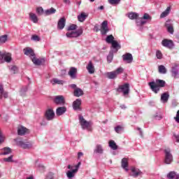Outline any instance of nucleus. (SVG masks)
Wrapping results in <instances>:
<instances>
[{
  "label": "nucleus",
  "mask_w": 179,
  "mask_h": 179,
  "mask_svg": "<svg viewBox=\"0 0 179 179\" xmlns=\"http://www.w3.org/2000/svg\"><path fill=\"white\" fill-rule=\"evenodd\" d=\"M53 101L57 106H64L65 104V97L62 95L55 96Z\"/></svg>",
  "instance_id": "nucleus-11"
},
{
  "label": "nucleus",
  "mask_w": 179,
  "mask_h": 179,
  "mask_svg": "<svg viewBox=\"0 0 179 179\" xmlns=\"http://www.w3.org/2000/svg\"><path fill=\"white\" fill-rule=\"evenodd\" d=\"M114 58V53L113 52V51H110L108 54V55L107 56V61L108 62L111 63L113 62V59Z\"/></svg>",
  "instance_id": "nucleus-43"
},
{
  "label": "nucleus",
  "mask_w": 179,
  "mask_h": 179,
  "mask_svg": "<svg viewBox=\"0 0 179 179\" xmlns=\"http://www.w3.org/2000/svg\"><path fill=\"white\" fill-rule=\"evenodd\" d=\"M174 118H175V120L176 121V122H178V124H179V110H178V112L176 113V117Z\"/></svg>",
  "instance_id": "nucleus-57"
},
{
  "label": "nucleus",
  "mask_w": 179,
  "mask_h": 179,
  "mask_svg": "<svg viewBox=\"0 0 179 179\" xmlns=\"http://www.w3.org/2000/svg\"><path fill=\"white\" fill-rule=\"evenodd\" d=\"M121 166H122V168L125 170V171H128V170H129L128 169V159L127 158H123L122 159V162H121Z\"/></svg>",
  "instance_id": "nucleus-32"
},
{
  "label": "nucleus",
  "mask_w": 179,
  "mask_h": 179,
  "mask_svg": "<svg viewBox=\"0 0 179 179\" xmlns=\"http://www.w3.org/2000/svg\"><path fill=\"white\" fill-rule=\"evenodd\" d=\"M83 156V152H79L78 153V159H80Z\"/></svg>",
  "instance_id": "nucleus-60"
},
{
  "label": "nucleus",
  "mask_w": 179,
  "mask_h": 179,
  "mask_svg": "<svg viewBox=\"0 0 179 179\" xmlns=\"http://www.w3.org/2000/svg\"><path fill=\"white\" fill-rule=\"evenodd\" d=\"M106 41L108 44H112L114 41V36L113 35H108L106 38Z\"/></svg>",
  "instance_id": "nucleus-42"
},
{
  "label": "nucleus",
  "mask_w": 179,
  "mask_h": 179,
  "mask_svg": "<svg viewBox=\"0 0 179 179\" xmlns=\"http://www.w3.org/2000/svg\"><path fill=\"white\" fill-rule=\"evenodd\" d=\"M108 1L110 5H118L121 2V0H108Z\"/></svg>",
  "instance_id": "nucleus-49"
},
{
  "label": "nucleus",
  "mask_w": 179,
  "mask_h": 179,
  "mask_svg": "<svg viewBox=\"0 0 179 179\" xmlns=\"http://www.w3.org/2000/svg\"><path fill=\"white\" fill-rule=\"evenodd\" d=\"M170 99V94L169 92H164L161 95L162 103H167Z\"/></svg>",
  "instance_id": "nucleus-30"
},
{
  "label": "nucleus",
  "mask_w": 179,
  "mask_h": 179,
  "mask_svg": "<svg viewBox=\"0 0 179 179\" xmlns=\"http://www.w3.org/2000/svg\"><path fill=\"white\" fill-rule=\"evenodd\" d=\"M171 73L173 78H175V79H178L179 78L178 65L175 64L173 66H172Z\"/></svg>",
  "instance_id": "nucleus-17"
},
{
  "label": "nucleus",
  "mask_w": 179,
  "mask_h": 179,
  "mask_svg": "<svg viewBox=\"0 0 179 179\" xmlns=\"http://www.w3.org/2000/svg\"><path fill=\"white\" fill-rule=\"evenodd\" d=\"M122 60L126 64H132L134 61V57L131 53H126L122 56Z\"/></svg>",
  "instance_id": "nucleus-15"
},
{
  "label": "nucleus",
  "mask_w": 179,
  "mask_h": 179,
  "mask_svg": "<svg viewBox=\"0 0 179 179\" xmlns=\"http://www.w3.org/2000/svg\"><path fill=\"white\" fill-rule=\"evenodd\" d=\"M9 69L11 72V73H16V72H17V67L16 66H11L9 67Z\"/></svg>",
  "instance_id": "nucleus-48"
},
{
  "label": "nucleus",
  "mask_w": 179,
  "mask_h": 179,
  "mask_svg": "<svg viewBox=\"0 0 179 179\" xmlns=\"http://www.w3.org/2000/svg\"><path fill=\"white\" fill-rule=\"evenodd\" d=\"M79 123L81 125L83 129H86L87 131H92V126L93 122L92 121L85 120V117L82 115H78Z\"/></svg>",
  "instance_id": "nucleus-3"
},
{
  "label": "nucleus",
  "mask_w": 179,
  "mask_h": 179,
  "mask_svg": "<svg viewBox=\"0 0 179 179\" xmlns=\"http://www.w3.org/2000/svg\"><path fill=\"white\" fill-rule=\"evenodd\" d=\"M87 17V15L86 14V13H81L80 15H78L77 19L78 22L83 23V22H85V20H86Z\"/></svg>",
  "instance_id": "nucleus-35"
},
{
  "label": "nucleus",
  "mask_w": 179,
  "mask_h": 179,
  "mask_svg": "<svg viewBox=\"0 0 179 179\" xmlns=\"http://www.w3.org/2000/svg\"><path fill=\"white\" fill-rule=\"evenodd\" d=\"M65 113H66V107L65 106L59 107L56 110V115L58 116L63 115Z\"/></svg>",
  "instance_id": "nucleus-27"
},
{
  "label": "nucleus",
  "mask_w": 179,
  "mask_h": 179,
  "mask_svg": "<svg viewBox=\"0 0 179 179\" xmlns=\"http://www.w3.org/2000/svg\"><path fill=\"white\" fill-rule=\"evenodd\" d=\"M8 41V35H2L0 36V44H5Z\"/></svg>",
  "instance_id": "nucleus-41"
},
{
  "label": "nucleus",
  "mask_w": 179,
  "mask_h": 179,
  "mask_svg": "<svg viewBox=\"0 0 179 179\" xmlns=\"http://www.w3.org/2000/svg\"><path fill=\"white\" fill-rule=\"evenodd\" d=\"M66 23V20H65V17L60 18L57 22V29H59V30L64 29V27H65Z\"/></svg>",
  "instance_id": "nucleus-24"
},
{
  "label": "nucleus",
  "mask_w": 179,
  "mask_h": 179,
  "mask_svg": "<svg viewBox=\"0 0 179 179\" xmlns=\"http://www.w3.org/2000/svg\"><path fill=\"white\" fill-rule=\"evenodd\" d=\"M174 137H175L176 139V142H178V143H179V136L174 134Z\"/></svg>",
  "instance_id": "nucleus-62"
},
{
  "label": "nucleus",
  "mask_w": 179,
  "mask_h": 179,
  "mask_svg": "<svg viewBox=\"0 0 179 179\" xmlns=\"http://www.w3.org/2000/svg\"><path fill=\"white\" fill-rule=\"evenodd\" d=\"M10 153H12V149H10V148H3V149H1V155L2 156H5L6 155H10Z\"/></svg>",
  "instance_id": "nucleus-37"
},
{
  "label": "nucleus",
  "mask_w": 179,
  "mask_h": 179,
  "mask_svg": "<svg viewBox=\"0 0 179 179\" xmlns=\"http://www.w3.org/2000/svg\"><path fill=\"white\" fill-rule=\"evenodd\" d=\"M24 55H27V57H30L31 59L36 57V54H34V51L31 48H25L23 50Z\"/></svg>",
  "instance_id": "nucleus-19"
},
{
  "label": "nucleus",
  "mask_w": 179,
  "mask_h": 179,
  "mask_svg": "<svg viewBox=\"0 0 179 179\" xmlns=\"http://www.w3.org/2000/svg\"><path fill=\"white\" fill-rule=\"evenodd\" d=\"M0 99H2V96L4 97V99H8V92L3 90V85H0Z\"/></svg>",
  "instance_id": "nucleus-34"
},
{
  "label": "nucleus",
  "mask_w": 179,
  "mask_h": 179,
  "mask_svg": "<svg viewBox=\"0 0 179 179\" xmlns=\"http://www.w3.org/2000/svg\"><path fill=\"white\" fill-rule=\"evenodd\" d=\"M86 69L90 75H93V73H94L96 69H94V65H93V62H92V61L89 62L86 66Z\"/></svg>",
  "instance_id": "nucleus-22"
},
{
  "label": "nucleus",
  "mask_w": 179,
  "mask_h": 179,
  "mask_svg": "<svg viewBox=\"0 0 179 179\" xmlns=\"http://www.w3.org/2000/svg\"><path fill=\"white\" fill-rule=\"evenodd\" d=\"M29 20L32 22L33 23H38V17H37V15L34 13H29Z\"/></svg>",
  "instance_id": "nucleus-26"
},
{
  "label": "nucleus",
  "mask_w": 179,
  "mask_h": 179,
  "mask_svg": "<svg viewBox=\"0 0 179 179\" xmlns=\"http://www.w3.org/2000/svg\"><path fill=\"white\" fill-rule=\"evenodd\" d=\"M115 131L117 132V134H121V131H122V127L117 126L115 127Z\"/></svg>",
  "instance_id": "nucleus-54"
},
{
  "label": "nucleus",
  "mask_w": 179,
  "mask_h": 179,
  "mask_svg": "<svg viewBox=\"0 0 179 179\" xmlns=\"http://www.w3.org/2000/svg\"><path fill=\"white\" fill-rule=\"evenodd\" d=\"M164 163L165 164H171L173 163V155L171 154V150L170 148H166L164 150Z\"/></svg>",
  "instance_id": "nucleus-6"
},
{
  "label": "nucleus",
  "mask_w": 179,
  "mask_h": 179,
  "mask_svg": "<svg viewBox=\"0 0 179 179\" xmlns=\"http://www.w3.org/2000/svg\"><path fill=\"white\" fill-rule=\"evenodd\" d=\"M159 73H162L164 75L165 73H167V69H166V67L163 65H160L158 67Z\"/></svg>",
  "instance_id": "nucleus-40"
},
{
  "label": "nucleus",
  "mask_w": 179,
  "mask_h": 179,
  "mask_svg": "<svg viewBox=\"0 0 179 179\" xmlns=\"http://www.w3.org/2000/svg\"><path fill=\"white\" fill-rule=\"evenodd\" d=\"M28 132H29V129H27V128L23 126H21L17 129V134L20 136H23V135H26V134H27Z\"/></svg>",
  "instance_id": "nucleus-25"
},
{
  "label": "nucleus",
  "mask_w": 179,
  "mask_h": 179,
  "mask_svg": "<svg viewBox=\"0 0 179 179\" xmlns=\"http://www.w3.org/2000/svg\"><path fill=\"white\" fill-rule=\"evenodd\" d=\"M155 118H156L157 120H162V115H159V116L156 115V116H155Z\"/></svg>",
  "instance_id": "nucleus-64"
},
{
  "label": "nucleus",
  "mask_w": 179,
  "mask_h": 179,
  "mask_svg": "<svg viewBox=\"0 0 179 179\" xmlns=\"http://www.w3.org/2000/svg\"><path fill=\"white\" fill-rule=\"evenodd\" d=\"M45 117L48 121H52L55 117V113H54V110L51 108L48 109L45 113Z\"/></svg>",
  "instance_id": "nucleus-12"
},
{
  "label": "nucleus",
  "mask_w": 179,
  "mask_h": 179,
  "mask_svg": "<svg viewBox=\"0 0 179 179\" xmlns=\"http://www.w3.org/2000/svg\"><path fill=\"white\" fill-rule=\"evenodd\" d=\"M171 11V7L170 6L167 7L166 9L164 12H162V14L160 15L161 19H163L164 17L169 16V14L170 13Z\"/></svg>",
  "instance_id": "nucleus-38"
},
{
  "label": "nucleus",
  "mask_w": 179,
  "mask_h": 179,
  "mask_svg": "<svg viewBox=\"0 0 179 179\" xmlns=\"http://www.w3.org/2000/svg\"><path fill=\"white\" fill-rule=\"evenodd\" d=\"M77 27L76 24H71L68 27L67 30L69 31H72L73 30H76Z\"/></svg>",
  "instance_id": "nucleus-52"
},
{
  "label": "nucleus",
  "mask_w": 179,
  "mask_h": 179,
  "mask_svg": "<svg viewBox=\"0 0 179 179\" xmlns=\"http://www.w3.org/2000/svg\"><path fill=\"white\" fill-rule=\"evenodd\" d=\"M148 85L151 90H152L154 93L157 94L160 92V87H164V86H166V81L157 79L155 81L149 83Z\"/></svg>",
  "instance_id": "nucleus-1"
},
{
  "label": "nucleus",
  "mask_w": 179,
  "mask_h": 179,
  "mask_svg": "<svg viewBox=\"0 0 179 179\" xmlns=\"http://www.w3.org/2000/svg\"><path fill=\"white\" fill-rule=\"evenodd\" d=\"M111 45H112L113 48H115V49L121 48V45H120V44H118V42H117V41H113Z\"/></svg>",
  "instance_id": "nucleus-46"
},
{
  "label": "nucleus",
  "mask_w": 179,
  "mask_h": 179,
  "mask_svg": "<svg viewBox=\"0 0 179 179\" xmlns=\"http://www.w3.org/2000/svg\"><path fill=\"white\" fill-rule=\"evenodd\" d=\"M104 150L103 149V145L101 144H97L94 150V153L95 155H103Z\"/></svg>",
  "instance_id": "nucleus-23"
},
{
  "label": "nucleus",
  "mask_w": 179,
  "mask_h": 179,
  "mask_svg": "<svg viewBox=\"0 0 179 179\" xmlns=\"http://www.w3.org/2000/svg\"><path fill=\"white\" fill-rule=\"evenodd\" d=\"M162 44L163 47H166V48H169V50L174 48V43L171 40L164 39L162 41Z\"/></svg>",
  "instance_id": "nucleus-16"
},
{
  "label": "nucleus",
  "mask_w": 179,
  "mask_h": 179,
  "mask_svg": "<svg viewBox=\"0 0 179 179\" xmlns=\"http://www.w3.org/2000/svg\"><path fill=\"white\" fill-rule=\"evenodd\" d=\"M165 26L167 28V31H169V33H170L171 34H173V33H174V29H173V26L166 23Z\"/></svg>",
  "instance_id": "nucleus-44"
},
{
  "label": "nucleus",
  "mask_w": 179,
  "mask_h": 179,
  "mask_svg": "<svg viewBox=\"0 0 179 179\" xmlns=\"http://www.w3.org/2000/svg\"><path fill=\"white\" fill-rule=\"evenodd\" d=\"M120 108H122V110H125V108H127V106L125 105H121Z\"/></svg>",
  "instance_id": "nucleus-63"
},
{
  "label": "nucleus",
  "mask_w": 179,
  "mask_h": 179,
  "mask_svg": "<svg viewBox=\"0 0 179 179\" xmlns=\"http://www.w3.org/2000/svg\"><path fill=\"white\" fill-rule=\"evenodd\" d=\"M131 176L136 178V177H139V176H142L143 173L139 170V169L133 167L131 169Z\"/></svg>",
  "instance_id": "nucleus-21"
},
{
  "label": "nucleus",
  "mask_w": 179,
  "mask_h": 179,
  "mask_svg": "<svg viewBox=\"0 0 179 179\" xmlns=\"http://www.w3.org/2000/svg\"><path fill=\"white\" fill-rule=\"evenodd\" d=\"M80 164H82V162H79L78 164L73 166L69 164L67 166V169L69 171L66 172V177L69 179L75 178V176H76L78 171H79V168L80 167Z\"/></svg>",
  "instance_id": "nucleus-2"
},
{
  "label": "nucleus",
  "mask_w": 179,
  "mask_h": 179,
  "mask_svg": "<svg viewBox=\"0 0 179 179\" xmlns=\"http://www.w3.org/2000/svg\"><path fill=\"white\" fill-rule=\"evenodd\" d=\"M108 33V22L107 21H103L101 26V34L102 36H106Z\"/></svg>",
  "instance_id": "nucleus-18"
},
{
  "label": "nucleus",
  "mask_w": 179,
  "mask_h": 179,
  "mask_svg": "<svg viewBox=\"0 0 179 179\" xmlns=\"http://www.w3.org/2000/svg\"><path fill=\"white\" fill-rule=\"evenodd\" d=\"M167 178L169 179H179V174H177L176 171H171L167 174Z\"/></svg>",
  "instance_id": "nucleus-33"
},
{
  "label": "nucleus",
  "mask_w": 179,
  "mask_h": 179,
  "mask_svg": "<svg viewBox=\"0 0 179 179\" xmlns=\"http://www.w3.org/2000/svg\"><path fill=\"white\" fill-rule=\"evenodd\" d=\"M28 87H23L21 90H20V94L22 96H24V94H26V92H27L28 90Z\"/></svg>",
  "instance_id": "nucleus-51"
},
{
  "label": "nucleus",
  "mask_w": 179,
  "mask_h": 179,
  "mask_svg": "<svg viewBox=\"0 0 179 179\" xmlns=\"http://www.w3.org/2000/svg\"><path fill=\"white\" fill-rule=\"evenodd\" d=\"M3 162L6 163H13V155H10L7 158H3Z\"/></svg>",
  "instance_id": "nucleus-45"
},
{
  "label": "nucleus",
  "mask_w": 179,
  "mask_h": 179,
  "mask_svg": "<svg viewBox=\"0 0 179 179\" xmlns=\"http://www.w3.org/2000/svg\"><path fill=\"white\" fill-rule=\"evenodd\" d=\"M31 61L34 65L40 66L45 64V59H38L35 57H32Z\"/></svg>",
  "instance_id": "nucleus-20"
},
{
  "label": "nucleus",
  "mask_w": 179,
  "mask_h": 179,
  "mask_svg": "<svg viewBox=\"0 0 179 179\" xmlns=\"http://www.w3.org/2000/svg\"><path fill=\"white\" fill-rule=\"evenodd\" d=\"M5 142V136L2 134V131L0 130V145L1 143H3Z\"/></svg>",
  "instance_id": "nucleus-55"
},
{
  "label": "nucleus",
  "mask_w": 179,
  "mask_h": 179,
  "mask_svg": "<svg viewBox=\"0 0 179 179\" xmlns=\"http://www.w3.org/2000/svg\"><path fill=\"white\" fill-rule=\"evenodd\" d=\"M156 57L157 59H162L163 58V54L162 53V51L160 50H157L155 52Z\"/></svg>",
  "instance_id": "nucleus-47"
},
{
  "label": "nucleus",
  "mask_w": 179,
  "mask_h": 179,
  "mask_svg": "<svg viewBox=\"0 0 179 179\" xmlns=\"http://www.w3.org/2000/svg\"><path fill=\"white\" fill-rule=\"evenodd\" d=\"M109 147L110 149H113V150H117V149H118V145H117V143H115V141L113 140L109 141Z\"/></svg>",
  "instance_id": "nucleus-39"
},
{
  "label": "nucleus",
  "mask_w": 179,
  "mask_h": 179,
  "mask_svg": "<svg viewBox=\"0 0 179 179\" xmlns=\"http://www.w3.org/2000/svg\"><path fill=\"white\" fill-rule=\"evenodd\" d=\"M47 178L48 179H54V173L49 172L47 175Z\"/></svg>",
  "instance_id": "nucleus-56"
},
{
  "label": "nucleus",
  "mask_w": 179,
  "mask_h": 179,
  "mask_svg": "<svg viewBox=\"0 0 179 179\" xmlns=\"http://www.w3.org/2000/svg\"><path fill=\"white\" fill-rule=\"evenodd\" d=\"M50 83L54 86L55 85H64L65 83V81L62 80H59L58 78H53L51 81Z\"/></svg>",
  "instance_id": "nucleus-36"
},
{
  "label": "nucleus",
  "mask_w": 179,
  "mask_h": 179,
  "mask_svg": "<svg viewBox=\"0 0 179 179\" xmlns=\"http://www.w3.org/2000/svg\"><path fill=\"white\" fill-rule=\"evenodd\" d=\"M33 41H40L41 38L37 35H33L31 38Z\"/></svg>",
  "instance_id": "nucleus-53"
},
{
  "label": "nucleus",
  "mask_w": 179,
  "mask_h": 179,
  "mask_svg": "<svg viewBox=\"0 0 179 179\" xmlns=\"http://www.w3.org/2000/svg\"><path fill=\"white\" fill-rule=\"evenodd\" d=\"M137 131H139L140 136H141V138H143V132L142 131V129L140 127H138Z\"/></svg>",
  "instance_id": "nucleus-58"
},
{
  "label": "nucleus",
  "mask_w": 179,
  "mask_h": 179,
  "mask_svg": "<svg viewBox=\"0 0 179 179\" xmlns=\"http://www.w3.org/2000/svg\"><path fill=\"white\" fill-rule=\"evenodd\" d=\"M146 20H150V21L152 20V16H150L148 13H144L143 17H141V20L139 19V17L136 19V26L141 27V26H143V24H146Z\"/></svg>",
  "instance_id": "nucleus-5"
},
{
  "label": "nucleus",
  "mask_w": 179,
  "mask_h": 179,
  "mask_svg": "<svg viewBox=\"0 0 179 179\" xmlns=\"http://www.w3.org/2000/svg\"><path fill=\"white\" fill-rule=\"evenodd\" d=\"M66 5H71V0H64Z\"/></svg>",
  "instance_id": "nucleus-61"
},
{
  "label": "nucleus",
  "mask_w": 179,
  "mask_h": 179,
  "mask_svg": "<svg viewBox=\"0 0 179 179\" xmlns=\"http://www.w3.org/2000/svg\"><path fill=\"white\" fill-rule=\"evenodd\" d=\"M117 90L120 93H123V96H128L129 94V84L124 83L120 85Z\"/></svg>",
  "instance_id": "nucleus-9"
},
{
  "label": "nucleus",
  "mask_w": 179,
  "mask_h": 179,
  "mask_svg": "<svg viewBox=\"0 0 179 179\" xmlns=\"http://www.w3.org/2000/svg\"><path fill=\"white\" fill-rule=\"evenodd\" d=\"M12 61V54L9 52H4L0 54V64L9 63Z\"/></svg>",
  "instance_id": "nucleus-8"
},
{
  "label": "nucleus",
  "mask_w": 179,
  "mask_h": 179,
  "mask_svg": "<svg viewBox=\"0 0 179 179\" xmlns=\"http://www.w3.org/2000/svg\"><path fill=\"white\" fill-rule=\"evenodd\" d=\"M124 73V68L118 67L116 70L106 73V76L108 79H115L118 75Z\"/></svg>",
  "instance_id": "nucleus-4"
},
{
  "label": "nucleus",
  "mask_w": 179,
  "mask_h": 179,
  "mask_svg": "<svg viewBox=\"0 0 179 179\" xmlns=\"http://www.w3.org/2000/svg\"><path fill=\"white\" fill-rule=\"evenodd\" d=\"M69 76L71 79L75 80L78 78V69L76 67H71L68 72Z\"/></svg>",
  "instance_id": "nucleus-14"
},
{
  "label": "nucleus",
  "mask_w": 179,
  "mask_h": 179,
  "mask_svg": "<svg viewBox=\"0 0 179 179\" xmlns=\"http://www.w3.org/2000/svg\"><path fill=\"white\" fill-rule=\"evenodd\" d=\"M80 106H82L81 99H77L73 102V109L75 111H82V108L80 107Z\"/></svg>",
  "instance_id": "nucleus-13"
},
{
  "label": "nucleus",
  "mask_w": 179,
  "mask_h": 179,
  "mask_svg": "<svg viewBox=\"0 0 179 179\" xmlns=\"http://www.w3.org/2000/svg\"><path fill=\"white\" fill-rule=\"evenodd\" d=\"M57 13V9L55 8H50L48 9L45 10L44 13L45 16H50V15H55Z\"/></svg>",
  "instance_id": "nucleus-31"
},
{
  "label": "nucleus",
  "mask_w": 179,
  "mask_h": 179,
  "mask_svg": "<svg viewBox=\"0 0 179 179\" xmlns=\"http://www.w3.org/2000/svg\"><path fill=\"white\" fill-rule=\"evenodd\" d=\"M126 15H127V17H129L130 20H136V19H138V17H139V14L138 13L134 12L128 13Z\"/></svg>",
  "instance_id": "nucleus-28"
},
{
  "label": "nucleus",
  "mask_w": 179,
  "mask_h": 179,
  "mask_svg": "<svg viewBox=\"0 0 179 179\" xmlns=\"http://www.w3.org/2000/svg\"><path fill=\"white\" fill-rule=\"evenodd\" d=\"M82 34H83V29H79L76 31H72L67 32L66 34V37H68V38H76L82 36Z\"/></svg>",
  "instance_id": "nucleus-7"
},
{
  "label": "nucleus",
  "mask_w": 179,
  "mask_h": 179,
  "mask_svg": "<svg viewBox=\"0 0 179 179\" xmlns=\"http://www.w3.org/2000/svg\"><path fill=\"white\" fill-rule=\"evenodd\" d=\"M45 10L43 8V7H38L36 8V13H38V15H43V13H44Z\"/></svg>",
  "instance_id": "nucleus-50"
},
{
  "label": "nucleus",
  "mask_w": 179,
  "mask_h": 179,
  "mask_svg": "<svg viewBox=\"0 0 179 179\" xmlns=\"http://www.w3.org/2000/svg\"><path fill=\"white\" fill-rule=\"evenodd\" d=\"M69 87H71V89H74V90H76V89H78V87L76 86V84H71L69 85Z\"/></svg>",
  "instance_id": "nucleus-59"
},
{
  "label": "nucleus",
  "mask_w": 179,
  "mask_h": 179,
  "mask_svg": "<svg viewBox=\"0 0 179 179\" xmlns=\"http://www.w3.org/2000/svg\"><path fill=\"white\" fill-rule=\"evenodd\" d=\"M85 94V92L80 88H76L73 91V96L75 97H80Z\"/></svg>",
  "instance_id": "nucleus-29"
},
{
  "label": "nucleus",
  "mask_w": 179,
  "mask_h": 179,
  "mask_svg": "<svg viewBox=\"0 0 179 179\" xmlns=\"http://www.w3.org/2000/svg\"><path fill=\"white\" fill-rule=\"evenodd\" d=\"M17 146L22 148V149H31L33 147V143L31 142H24L23 141H16Z\"/></svg>",
  "instance_id": "nucleus-10"
}]
</instances>
